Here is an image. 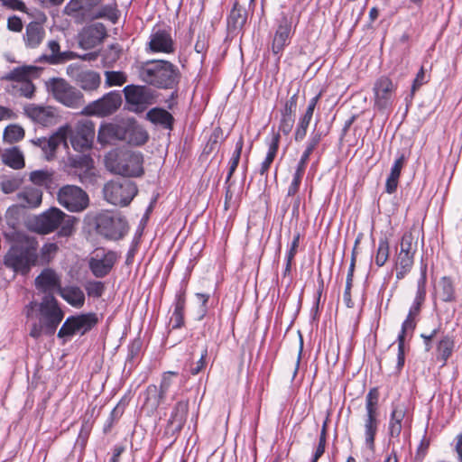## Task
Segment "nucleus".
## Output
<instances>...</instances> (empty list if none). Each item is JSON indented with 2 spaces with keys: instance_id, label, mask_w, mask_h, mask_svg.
<instances>
[{
  "instance_id": "1",
  "label": "nucleus",
  "mask_w": 462,
  "mask_h": 462,
  "mask_svg": "<svg viewBox=\"0 0 462 462\" xmlns=\"http://www.w3.org/2000/svg\"><path fill=\"white\" fill-rule=\"evenodd\" d=\"M27 319L31 322L29 335L38 339L42 335L52 336L64 313L53 295H45L41 302L30 301L24 308Z\"/></svg>"
},
{
  "instance_id": "2",
  "label": "nucleus",
  "mask_w": 462,
  "mask_h": 462,
  "mask_svg": "<svg viewBox=\"0 0 462 462\" xmlns=\"http://www.w3.org/2000/svg\"><path fill=\"white\" fill-rule=\"evenodd\" d=\"M39 242L36 237L23 236L14 243L4 256V265L15 273L26 276L39 264Z\"/></svg>"
},
{
  "instance_id": "3",
  "label": "nucleus",
  "mask_w": 462,
  "mask_h": 462,
  "mask_svg": "<svg viewBox=\"0 0 462 462\" xmlns=\"http://www.w3.org/2000/svg\"><path fill=\"white\" fill-rule=\"evenodd\" d=\"M136 69L138 77L143 82L157 88H173L180 79L178 67L164 60L138 62Z\"/></svg>"
},
{
  "instance_id": "4",
  "label": "nucleus",
  "mask_w": 462,
  "mask_h": 462,
  "mask_svg": "<svg viewBox=\"0 0 462 462\" xmlns=\"http://www.w3.org/2000/svg\"><path fill=\"white\" fill-rule=\"evenodd\" d=\"M77 218L52 207L36 216L29 225L30 230L39 235H49L56 230L59 237H69L75 232Z\"/></svg>"
},
{
  "instance_id": "5",
  "label": "nucleus",
  "mask_w": 462,
  "mask_h": 462,
  "mask_svg": "<svg viewBox=\"0 0 462 462\" xmlns=\"http://www.w3.org/2000/svg\"><path fill=\"white\" fill-rule=\"evenodd\" d=\"M142 153L121 151L106 157V166L111 171L125 177H139L143 173Z\"/></svg>"
},
{
  "instance_id": "6",
  "label": "nucleus",
  "mask_w": 462,
  "mask_h": 462,
  "mask_svg": "<svg viewBox=\"0 0 462 462\" xmlns=\"http://www.w3.org/2000/svg\"><path fill=\"white\" fill-rule=\"evenodd\" d=\"M103 0H70L65 6L64 12L69 16L81 15L88 20L99 18L114 19L116 8L110 5L95 9Z\"/></svg>"
},
{
  "instance_id": "7",
  "label": "nucleus",
  "mask_w": 462,
  "mask_h": 462,
  "mask_svg": "<svg viewBox=\"0 0 462 462\" xmlns=\"http://www.w3.org/2000/svg\"><path fill=\"white\" fill-rule=\"evenodd\" d=\"M46 86L53 98L68 107H79L84 103L81 91L62 78L50 79Z\"/></svg>"
},
{
  "instance_id": "8",
  "label": "nucleus",
  "mask_w": 462,
  "mask_h": 462,
  "mask_svg": "<svg viewBox=\"0 0 462 462\" xmlns=\"http://www.w3.org/2000/svg\"><path fill=\"white\" fill-rule=\"evenodd\" d=\"M137 187L134 181L126 179L112 180L103 188L105 199L112 205L127 206L137 194Z\"/></svg>"
},
{
  "instance_id": "9",
  "label": "nucleus",
  "mask_w": 462,
  "mask_h": 462,
  "mask_svg": "<svg viewBox=\"0 0 462 462\" xmlns=\"http://www.w3.org/2000/svg\"><path fill=\"white\" fill-rule=\"evenodd\" d=\"M298 23L293 12H282L276 19V28L272 40L271 50L274 55H281L291 42Z\"/></svg>"
},
{
  "instance_id": "10",
  "label": "nucleus",
  "mask_w": 462,
  "mask_h": 462,
  "mask_svg": "<svg viewBox=\"0 0 462 462\" xmlns=\"http://www.w3.org/2000/svg\"><path fill=\"white\" fill-rule=\"evenodd\" d=\"M379 392L374 387L365 396V415L364 417V429L365 444L370 449L374 448V439L379 426Z\"/></svg>"
},
{
  "instance_id": "11",
  "label": "nucleus",
  "mask_w": 462,
  "mask_h": 462,
  "mask_svg": "<svg viewBox=\"0 0 462 462\" xmlns=\"http://www.w3.org/2000/svg\"><path fill=\"white\" fill-rule=\"evenodd\" d=\"M96 229L107 239L119 240L127 233L128 224L119 214L105 212L97 217Z\"/></svg>"
},
{
  "instance_id": "12",
  "label": "nucleus",
  "mask_w": 462,
  "mask_h": 462,
  "mask_svg": "<svg viewBox=\"0 0 462 462\" xmlns=\"http://www.w3.org/2000/svg\"><path fill=\"white\" fill-rule=\"evenodd\" d=\"M59 204L72 213L84 211L89 206L88 193L79 186L64 185L57 192Z\"/></svg>"
},
{
  "instance_id": "13",
  "label": "nucleus",
  "mask_w": 462,
  "mask_h": 462,
  "mask_svg": "<svg viewBox=\"0 0 462 462\" xmlns=\"http://www.w3.org/2000/svg\"><path fill=\"white\" fill-rule=\"evenodd\" d=\"M67 128L66 140L69 138L72 148L78 152H84L92 147L95 137V125L88 119L77 123L74 128L69 125L60 126Z\"/></svg>"
},
{
  "instance_id": "14",
  "label": "nucleus",
  "mask_w": 462,
  "mask_h": 462,
  "mask_svg": "<svg viewBox=\"0 0 462 462\" xmlns=\"http://www.w3.org/2000/svg\"><path fill=\"white\" fill-rule=\"evenodd\" d=\"M123 92L129 110L134 113L143 112L156 99L155 91L148 86L127 85Z\"/></svg>"
},
{
  "instance_id": "15",
  "label": "nucleus",
  "mask_w": 462,
  "mask_h": 462,
  "mask_svg": "<svg viewBox=\"0 0 462 462\" xmlns=\"http://www.w3.org/2000/svg\"><path fill=\"white\" fill-rule=\"evenodd\" d=\"M122 104V96L118 91H111L104 95L101 98L87 105L82 114L86 116H95L105 117L114 114Z\"/></svg>"
},
{
  "instance_id": "16",
  "label": "nucleus",
  "mask_w": 462,
  "mask_h": 462,
  "mask_svg": "<svg viewBox=\"0 0 462 462\" xmlns=\"http://www.w3.org/2000/svg\"><path fill=\"white\" fill-rule=\"evenodd\" d=\"M66 73L84 91H95L100 87V74L95 70L88 69L80 64H69L66 68Z\"/></svg>"
},
{
  "instance_id": "17",
  "label": "nucleus",
  "mask_w": 462,
  "mask_h": 462,
  "mask_svg": "<svg viewBox=\"0 0 462 462\" xmlns=\"http://www.w3.org/2000/svg\"><path fill=\"white\" fill-rule=\"evenodd\" d=\"M97 323L95 313L80 314L67 318L58 332L60 338L69 337L76 334L84 335Z\"/></svg>"
},
{
  "instance_id": "18",
  "label": "nucleus",
  "mask_w": 462,
  "mask_h": 462,
  "mask_svg": "<svg viewBox=\"0 0 462 462\" xmlns=\"http://www.w3.org/2000/svg\"><path fill=\"white\" fill-rule=\"evenodd\" d=\"M396 85L391 79L382 76L377 79L373 87L374 107L379 111H385L393 105Z\"/></svg>"
},
{
  "instance_id": "19",
  "label": "nucleus",
  "mask_w": 462,
  "mask_h": 462,
  "mask_svg": "<svg viewBox=\"0 0 462 462\" xmlns=\"http://www.w3.org/2000/svg\"><path fill=\"white\" fill-rule=\"evenodd\" d=\"M188 411V401H179L173 407L163 432V438L169 444H172L176 440L178 434L182 430L187 420Z\"/></svg>"
},
{
  "instance_id": "20",
  "label": "nucleus",
  "mask_w": 462,
  "mask_h": 462,
  "mask_svg": "<svg viewBox=\"0 0 462 462\" xmlns=\"http://www.w3.org/2000/svg\"><path fill=\"white\" fill-rule=\"evenodd\" d=\"M67 128H59L50 137H42L32 140V143L42 150L43 158L50 162L56 157L57 149L60 144L68 147L66 142Z\"/></svg>"
},
{
  "instance_id": "21",
  "label": "nucleus",
  "mask_w": 462,
  "mask_h": 462,
  "mask_svg": "<svg viewBox=\"0 0 462 462\" xmlns=\"http://www.w3.org/2000/svg\"><path fill=\"white\" fill-rule=\"evenodd\" d=\"M118 254L114 251L99 254L97 252L88 261V267L92 274L97 278L106 277L113 269L118 259Z\"/></svg>"
},
{
  "instance_id": "22",
  "label": "nucleus",
  "mask_w": 462,
  "mask_h": 462,
  "mask_svg": "<svg viewBox=\"0 0 462 462\" xmlns=\"http://www.w3.org/2000/svg\"><path fill=\"white\" fill-rule=\"evenodd\" d=\"M46 51L48 52L41 55L38 60L49 65L63 64L79 57L76 52L71 51H61L60 42L57 40L48 41Z\"/></svg>"
},
{
  "instance_id": "23",
  "label": "nucleus",
  "mask_w": 462,
  "mask_h": 462,
  "mask_svg": "<svg viewBox=\"0 0 462 462\" xmlns=\"http://www.w3.org/2000/svg\"><path fill=\"white\" fill-rule=\"evenodd\" d=\"M125 135V119L117 123H108L101 125L97 133V141L99 143L113 144L117 141H124Z\"/></svg>"
},
{
  "instance_id": "24",
  "label": "nucleus",
  "mask_w": 462,
  "mask_h": 462,
  "mask_svg": "<svg viewBox=\"0 0 462 462\" xmlns=\"http://www.w3.org/2000/svg\"><path fill=\"white\" fill-rule=\"evenodd\" d=\"M149 49L152 52L172 53L174 42L170 30L153 29L150 35Z\"/></svg>"
},
{
  "instance_id": "25",
  "label": "nucleus",
  "mask_w": 462,
  "mask_h": 462,
  "mask_svg": "<svg viewBox=\"0 0 462 462\" xmlns=\"http://www.w3.org/2000/svg\"><path fill=\"white\" fill-rule=\"evenodd\" d=\"M42 191L38 188L32 186L24 187L15 196L18 205L10 208L8 212L17 208V207L26 209L37 208L42 202Z\"/></svg>"
},
{
  "instance_id": "26",
  "label": "nucleus",
  "mask_w": 462,
  "mask_h": 462,
  "mask_svg": "<svg viewBox=\"0 0 462 462\" xmlns=\"http://www.w3.org/2000/svg\"><path fill=\"white\" fill-rule=\"evenodd\" d=\"M24 114L32 121L43 126L53 125L56 120V115L53 107L29 104L23 107Z\"/></svg>"
},
{
  "instance_id": "27",
  "label": "nucleus",
  "mask_w": 462,
  "mask_h": 462,
  "mask_svg": "<svg viewBox=\"0 0 462 462\" xmlns=\"http://www.w3.org/2000/svg\"><path fill=\"white\" fill-rule=\"evenodd\" d=\"M407 408L403 403L393 402L388 421V436L392 439H398L406 422L405 417Z\"/></svg>"
},
{
  "instance_id": "28",
  "label": "nucleus",
  "mask_w": 462,
  "mask_h": 462,
  "mask_svg": "<svg viewBox=\"0 0 462 462\" xmlns=\"http://www.w3.org/2000/svg\"><path fill=\"white\" fill-rule=\"evenodd\" d=\"M35 286L45 295H53L55 291L59 292L61 289L60 278L53 269L45 268L35 278Z\"/></svg>"
},
{
  "instance_id": "29",
  "label": "nucleus",
  "mask_w": 462,
  "mask_h": 462,
  "mask_svg": "<svg viewBox=\"0 0 462 462\" xmlns=\"http://www.w3.org/2000/svg\"><path fill=\"white\" fill-rule=\"evenodd\" d=\"M46 36V31L42 23L39 22H30L25 25V31L23 34V41L25 48L35 50L41 46Z\"/></svg>"
},
{
  "instance_id": "30",
  "label": "nucleus",
  "mask_w": 462,
  "mask_h": 462,
  "mask_svg": "<svg viewBox=\"0 0 462 462\" xmlns=\"http://www.w3.org/2000/svg\"><path fill=\"white\" fill-rule=\"evenodd\" d=\"M68 166L74 169L78 172L81 182L93 175L92 171L94 170V161L87 154H79L69 156L68 158Z\"/></svg>"
},
{
  "instance_id": "31",
  "label": "nucleus",
  "mask_w": 462,
  "mask_h": 462,
  "mask_svg": "<svg viewBox=\"0 0 462 462\" xmlns=\"http://www.w3.org/2000/svg\"><path fill=\"white\" fill-rule=\"evenodd\" d=\"M125 142L132 145H143L148 140L147 132L134 118L125 119Z\"/></svg>"
},
{
  "instance_id": "32",
  "label": "nucleus",
  "mask_w": 462,
  "mask_h": 462,
  "mask_svg": "<svg viewBox=\"0 0 462 462\" xmlns=\"http://www.w3.org/2000/svg\"><path fill=\"white\" fill-rule=\"evenodd\" d=\"M416 327L415 317L407 316L406 319L402 325V330L398 335V356H397V367L400 369L404 365V337L405 334L409 330H413Z\"/></svg>"
},
{
  "instance_id": "33",
  "label": "nucleus",
  "mask_w": 462,
  "mask_h": 462,
  "mask_svg": "<svg viewBox=\"0 0 462 462\" xmlns=\"http://www.w3.org/2000/svg\"><path fill=\"white\" fill-rule=\"evenodd\" d=\"M60 295L71 306L81 308L85 303V294L78 286L61 287Z\"/></svg>"
},
{
  "instance_id": "34",
  "label": "nucleus",
  "mask_w": 462,
  "mask_h": 462,
  "mask_svg": "<svg viewBox=\"0 0 462 462\" xmlns=\"http://www.w3.org/2000/svg\"><path fill=\"white\" fill-rule=\"evenodd\" d=\"M246 19V11L237 2H236L227 19L228 29L233 32L241 30L245 24Z\"/></svg>"
},
{
  "instance_id": "35",
  "label": "nucleus",
  "mask_w": 462,
  "mask_h": 462,
  "mask_svg": "<svg viewBox=\"0 0 462 462\" xmlns=\"http://www.w3.org/2000/svg\"><path fill=\"white\" fill-rule=\"evenodd\" d=\"M146 117L152 123L160 125L165 129H172L174 118L171 113L163 108L154 107L151 109L146 114Z\"/></svg>"
},
{
  "instance_id": "36",
  "label": "nucleus",
  "mask_w": 462,
  "mask_h": 462,
  "mask_svg": "<svg viewBox=\"0 0 462 462\" xmlns=\"http://www.w3.org/2000/svg\"><path fill=\"white\" fill-rule=\"evenodd\" d=\"M164 399L165 396L155 384H150L144 392V406L151 411L157 410Z\"/></svg>"
},
{
  "instance_id": "37",
  "label": "nucleus",
  "mask_w": 462,
  "mask_h": 462,
  "mask_svg": "<svg viewBox=\"0 0 462 462\" xmlns=\"http://www.w3.org/2000/svg\"><path fill=\"white\" fill-rule=\"evenodd\" d=\"M29 180L36 186L51 188L54 183V171L51 170H37L29 175Z\"/></svg>"
},
{
  "instance_id": "38",
  "label": "nucleus",
  "mask_w": 462,
  "mask_h": 462,
  "mask_svg": "<svg viewBox=\"0 0 462 462\" xmlns=\"http://www.w3.org/2000/svg\"><path fill=\"white\" fill-rule=\"evenodd\" d=\"M186 299L184 293H179L176 296L174 310L171 319L172 328L177 329L184 325V309Z\"/></svg>"
},
{
  "instance_id": "39",
  "label": "nucleus",
  "mask_w": 462,
  "mask_h": 462,
  "mask_svg": "<svg viewBox=\"0 0 462 462\" xmlns=\"http://www.w3.org/2000/svg\"><path fill=\"white\" fill-rule=\"evenodd\" d=\"M279 143H280V134L279 133L273 134V139H272L271 143H269L268 152L266 154L265 159L261 163V167L259 170V173L262 176L265 175L267 173L271 164L273 163V162L276 156L277 151H278Z\"/></svg>"
},
{
  "instance_id": "40",
  "label": "nucleus",
  "mask_w": 462,
  "mask_h": 462,
  "mask_svg": "<svg viewBox=\"0 0 462 462\" xmlns=\"http://www.w3.org/2000/svg\"><path fill=\"white\" fill-rule=\"evenodd\" d=\"M3 162L5 165L20 170L24 167V158L23 153L18 148L7 150L3 154Z\"/></svg>"
},
{
  "instance_id": "41",
  "label": "nucleus",
  "mask_w": 462,
  "mask_h": 462,
  "mask_svg": "<svg viewBox=\"0 0 462 462\" xmlns=\"http://www.w3.org/2000/svg\"><path fill=\"white\" fill-rule=\"evenodd\" d=\"M414 256L405 254H398L396 258V278L397 280L403 279L407 273H410L413 265Z\"/></svg>"
},
{
  "instance_id": "42",
  "label": "nucleus",
  "mask_w": 462,
  "mask_h": 462,
  "mask_svg": "<svg viewBox=\"0 0 462 462\" xmlns=\"http://www.w3.org/2000/svg\"><path fill=\"white\" fill-rule=\"evenodd\" d=\"M33 70L32 67H17L10 70L8 73L2 77L3 80L14 81L18 84L30 79V76Z\"/></svg>"
},
{
  "instance_id": "43",
  "label": "nucleus",
  "mask_w": 462,
  "mask_h": 462,
  "mask_svg": "<svg viewBox=\"0 0 462 462\" xmlns=\"http://www.w3.org/2000/svg\"><path fill=\"white\" fill-rule=\"evenodd\" d=\"M59 251V246L55 243H46L40 249L39 254V264L46 265L49 264L55 257Z\"/></svg>"
},
{
  "instance_id": "44",
  "label": "nucleus",
  "mask_w": 462,
  "mask_h": 462,
  "mask_svg": "<svg viewBox=\"0 0 462 462\" xmlns=\"http://www.w3.org/2000/svg\"><path fill=\"white\" fill-rule=\"evenodd\" d=\"M390 254V245L388 238L384 236H382L378 243V247L375 254V264L382 267L388 261Z\"/></svg>"
},
{
  "instance_id": "45",
  "label": "nucleus",
  "mask_w": 462,
  "mask_h": 462,
  "mask_svg": "<svg viewBox=\"0 0 462 462\" xmlns=\"http://www.w3.org/2000/svg\"><path fill=\"white\" fill-rule=\"evenodd\" d=\"M243 146H244V139H243V136H240L236 143V149H235V151L232 154V157L230 159V162H229V169H228V173H227V176L226 179V183H228L230 181L234 172L236 171V170L239 164Z\"/></svg>"
},
{
  "instance_id": "46",
  "label": "nucleus",
  "mask_w": 462,
  "mask_h": 462,
  "mask_svg": "<svg viewBox=\"0 0 462 462\" xmlns=\"http://www.w3.org/2000/svg\"><path fill=\"white\" fill-rule=\"evenodd\" d=\"M453 348V339L448 336L443 337L437 346L438 358L441 359L443 364H445L448 357L451 356Z\"/></svg>"
},
{
  "instance_id": "47",
  "label": "nucleus",
  "mask_w": 462,
  "mask_h": 462,
  "mask_svg": "<svg viewBox=\"0 0 462 462\" xmlns=\"http://www.w3.org/2000/svg\"><path fill=\"white\" fill-rule=\"evenodd\" d=\"M417 251V239L413 236L412 233H405L401 240L400 254H405L414 256Z\"/></svg>"
},
{
  "instance_id": "48",
  "label": "nucleus",
  "mask_w": 462,
  "mask_h": 462,
  "mask_svg": "<svg viewBox=\"0 0 462 462\" xmlns=\"http://www.w3.org/2000/svg\"><path fill=\"white\" fill-rule=\"evenodd\" d=\"M438 295L443 301L449 302L454 300L453 284L447 277H443L440 280L438 287Z\"/></svg>"
},
{
  "instance_id": "49",
  "label": "nucleus",
  "mask_w": 462,
  "mask_h": 462,
  "mask_svg": "<svg viewBox=\"0 0 462 462\" xmlns=\"http://www.w3.org/2000/svg\"><path fill=\"white\" fill-rule=\"evenodd\" d=\"M127 81V76L123 71H105V85L106 87L123 86Z\"/></svg>"
},
{
  "instance_id": "50",
  "label": "nucleus",
  "mask_w": 462,
  "mask_h": 462,
  "mask_svg": "<svg viewBox=\"0 0 462 462\" xmlns=\"http://www.w3.org/2000/svg\"><path fill=\"white\" fill-rule=\"evenodd\" d=\"M24 129L17 125H10L5 127L4 137L9 143H16L24 137Z\"/></svg>"
},
{
  "instance_id": "51",
  "label": "nucleus",
  "mask_w": 462,
  "mask_h": 462,
  "mask_svg": "<svg viewBox=\"0 0 462 462\" xmlns=\"http://www.w3.org/2000/svg\"><path fill=\"white\" fill-rule=\"evenodd\" d=\"M426 273H427V266L424 265L421 267V274L418 281L417 293H416V297L413 301L414 303H418L420 305H421L423 303V301L425 300V296H426V290H425Z\"/></svg>"
},
{
  "instance_id": "52",
  "label": "nucleus",
  "mask_w": 462,
  "mask_h": 462,
  "mask_svg": "<svg viewBox=\"0 0 462 462\" xmlns=\"http://www.w3.org/2000/svg\"><path fill=\"white\" fill-rule=\"evenodd\" d=\"M88 297L100 298L105 291V284L100 281H88L85 284Z\"/></svg>"
},
{
  "instance_id": "53",
  "label": "nucleus",
  "mask_w": 462,
  "mask_h": 462,
  "mask_svg": "<svg viewBox=\"0 0 462 462\" xmlns=\"http://www.w3.org/2000/svg\"><path fill=\"white\" fill-rule=\"evenodd\" d=\"M310 121L311 119L305 116H301L300 118L294 134V139L296 142H300L305 138Z\"/></svg>"
},
{
  "instance_id": "54",
  "label": "nucleus",
  "mask_w": 462,
  "mask_h": 462,
  "mask_svg": "<svg viewBox=\"0 0 462 462\" xmlns=\"http://www.w3.org/2000/svg\"><path fill=\"white\" fill-rule=\"evenodd\" d=\"M17 92L21 97H24L26 98H32L35 92V86L29 79L19 83L17 86Z\"/></svg>"
},
{
  "instance_id": "55",
  "label": "nucleus",
  "mask_w": 462,
  "mask_h": 462,
  "mask_svg": "<svg viewBox=\"0 0 462 462\" xmlns=\"http://www.w3.org/2000/svg\"><path fill=\"white\" fill-rule=\"evenodd\" d=\"M298 92L294 93L284 104L282 115L294 116L297 109Z\"/></svg>"
},
{
  "instance_id": "56",
  "label": "nucleus",
  "mask_w": 462,
  "mask_h": 462,
  "mask_svg": "<svg viewBox=\"0 0 462 462\" xmlns=\"http://www.w3.org/2000/svg\"><path fill=\"white\" fill-rule=\"evenodd\" d=\"M22 184L19 179L5 180L1 182V189L5 194H11L17 190Z\"/></svg>"
},
{
  "instance_id": "57",
  "label": "nucleus",
  "mask_w": 462,
  "mask_h": 462,
  "mask_svg": "<svg viewBox=\"0 0 462 462\" xmlns=\"http://www.w3.org/2000/svg\"><path fill=\"white\" fill-rule=\"evenodd\" d=\"M177 373L175 372H165L162 375V382L160 383L159 389L162 393L164 396H166L169 392L171 384H172V376H176Z\"/></svg>"
},
{
  "instance_id": "58",
  "label": "nucleus",
  "mask_w": 462,
  "mask_h": 462,
  "mask_svg": "<svg viewBox=\"0 0 462 462\" xmlns=\"http://www.w3.org/2000/svg\"><path fill=\"white\" fill-rule=\"evenodd\" d=\"M303 174H304L303 172L295 171V172L293 174V179L288 188V191H287L288 197L294 196L298 192Z\"/></svg>"
},
{
  "instance_id": "59",
  "label": "nucleus",
  "mask_w": 462,
  "mask_h": 462,
  "mask_svg": "<svg viewBox=\"0 0 462 462\" xmlns=\"http://www.w3.org/2000/svg\"><path fill=\"white\" fill-rule=\"evenodd\" d=\"M293 124L294 116L282 115L279 131L282 132L284 135H288L292 129Z\"/></svg>"
},
{
  "instance_id": "60",
  "label": "nucleus",
  "mask_w": 462,
  "mask_h": 462,
  "mask_svg": "<svg viewBox=\"0 0 462 462\" xmlns=\"http://www.w3.org/2000/svg\"><path fill=\"white\" fill-rule=\"evenodd\" d=\"M6 27L9 31L14 32H21L23 28L22 19L17 15L9 16L7 19Z\"/></svg>"
},
{
  "instance_id": "61",
  "label": "nucleus",
  "mask_w": 462,
  "mask_h": 462,
  "mask_svg": "<svg viewBox=\"0 0 462 462\" xmlns=\"http://www.w3.org/2000/svg\"><path fill=\"white\" fill-rule=\"evenodd\" d=\"M0 3L8 9L28 13L25 4L21 0H0Z\"/></svg>"
},
{
  "instance_id": "62",
  "label": "nucleus",
  "mask_w": 462,
  "mask_h": 462,
  "mask_svg": "<svg viewBox=\"0 0 462 462\" xmlns=\"http://www.w3.org/2000/svg\"><path fill=\"white\" fill-rule=\"evenodd\" d=\"M322 138V133L319 131L313 132L307 143L306 151H309V152L312 153V152L315 150L317 145L319 143Z\"/></svg>"
},
{
  "instance_id": "63",
  "label": "nucleus",
  "mask_w": 462,
  "mask_h": 462,
  "mask_svg": "<svg viewBox=\"0 0 462 462\" xmlns=\"http://www.w3.org/2000/svg\"><path fill=\"white\" fill-rule=\"evenodd\" d=\"M405 156L404 154H401L394 162L393 165L392 166L391 172L389 175L400 178L402 169L405 163Z\"/></svg>"
},
{
  "instance_id": "64",
  "label": "nucleus",
  "mask_w": 462,
  "mask_h": 462,
  "mask_svg": "<svg viewBox=\"0 0 462 462\" xmlns=\"http://www.w3.org/2000/svg\"><path fill=\"white\" fill-rule=\"evenodd\" d=\"M87 33H88L90 36H94L98 41H101L106 35V29L102 24H97L93 27H90Z\"/></svg>"
}]
</instances>
